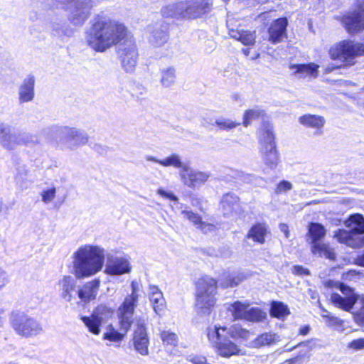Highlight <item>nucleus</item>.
<instances>
[{
    "mask_svg": "<svg viewBox=\"0 0 364 364\" xmlns=\"http://www.w3.org/2000/svg\"><path fill=\"white\" fill-rule=\"evenodd\" d=\"M128 29L125 25L107 16H98L85 31L87 46L96 52H105L124 40L118 48V55L123 68L132 73L135 70L139 57L138 50L132 38H127Z\"/></svg>",
    "mask_w": 364,
    "mask_h": 364,
    "instance_id": "nucleus-1",
    "label": "nucleus"
},
{
    "mask_svg": "<svg viewBox=\"0 0 364 364\" xmlns=\"http://www.w3.org/2000/svg\"><path fill=\"white\" fill-rule=\"evenodd\" d=\"M105 257V250L100 246H80L72 255L73 274L77 279L95 275L102 270Z\"/></svg>",
    "mask_w": 364,
    "mask_h": 364,
    "instance_id": "nucleus-2",
    "label": "nucleus"
},
{
    "mask_svg": "<svg viewBox=\"0 0 364 364\" xmlns=\"http://www.w3.org/2000/svg\"><path fill=\"white\" fill-rule=\"evenodd\" d=\"M213 4L208 0H186L164 6L161 13L167 18L196 19L212 10Z\"/></svg>",
    "mask_w": 364,
    "mask_h": 364,
    "instance_id": "nucleus-3",
    "label": "nucleus"
},
{
    "mask_svg": "<svg viewBox=\"0 0 364 364\" xmlns=\"http://www.w3.org/2000/svg\"><path fill=\"white\" fill-rule=\"evenodd\" d=\"M328 287H333L341 290L345 296H341L338 294L333 293L331 296V302L342 310L351 312L360 318H364V295L357 294L354 290L342 283L328 281L326 282Z\"/></svg>",
    "mask_w": 364,
    "mask_h": 364,
    "instance_id": "nucleus-4",
    "label": "nucleus"
},
{
    "mask_svg": "<svg viewBox=\"0 0 364 364\" xmlns=\"http://www.w3.org/2000/svg\"><path fill=\"white\" fill-rule=\"evenodd\" d=\"M346 227L351 229L348 231L338 230L334 233V237L341 243L353 248L364 246V217L358 213L351 215L346 220Z\"/></svg>",
    "mask_w": 364,
    "mask_h": 364,
    "instance_id": "nucleus-5",
    "label": "nucleus"
},
{
    "mask_svg": "<svg viewBox=\"0 0 364 364\" xmlns=\"http://www.w3.org/2000/svg\"><path fill=\"white\" fill-rule=\"evenodd\" d=\"M258 134L263 161L268 168L274 169L279 163V157L276 149L272 126L269 124L264 125Z\"/></svg>",
    "mask_w": 364,
    "mask_h": 364,
    "instance_id": "nucleus-6",
    "label": "nucleus"
},
{
    "mask_svg": "<svg viewBox=\"0 0 364 364\" xmlns=\"http://www.w3.org/2000/svg\"><path fill=\"white\" fill-rule=\"evenodd\" d=\"M39 143L37 137L30 133L15 132L5 124H0V144L6 149L12 150L19 146Z\"/></svg>",
    "mask_w": 364,
    "mask_h": 364,
    "instance_id": "nucleus-7",
    "label": "nucleus"
},
{
    "mask_svg": "<svg viewBox=\"0 0 364 364\" xmlns=\"http://www.w3.org/2000/svg\"><path fill=\"white\" fill-rule=\"evenodd\" d=\"M328 53L333 60L350 63L355 58L364 55V44L345 40L331 46Z\"/></svg>",
    "mask_w": 364,
    "mask_h": 364,
    "instance_id": "nucleus-8",
    "label": "nucleus"
},
{
    "mask_svg": "<svg viewBox=\"0 0 364 364\" xmlns=\"http://www.w3.org/2000/svg\"><path fill=\"white\" fill-rule=\"evenodd\" d=\"M229 334L230 336L236 338H241L244 341L248 340L253 333L250 331L241 328L239 325H233L228 328L218 325L210 326L208 328V337L209 341L216 345L218 340L222 337Z\"/></svg>",
    "mask_w": 364,
    "mask_h": 364,
    "instance_id": "nucleus-9",
    "label": "nucleus"
},
{
    "mask_svg": "<svg viewBox=\"0 0 364 364\" xmlns=\"http://www.w3.org/2000/svg\"><path fill=\"white\" fill-rule=\"evenodd\" d=\"M342 23L350 34L364 30V0H358L355 10L342 17Z\"/></svg>",
    "mask_w": 364,
    "mask_h": 364,
    "instance_id": "nucleus-10",
    "label": "nucleus"
},
{
    "mask_svg": "<svg viewBox=\"0 0 364 364\" xmlns=\"http://www.w3.org/2000/svg\"><path fill=\"white\" fill-rule=\"evenodd\" d=\"M95 0H72L69 20L76 26H82L90 17Z\"/></svg>",
    "mask_w": 364,
    "mask_h": 364,
    "instance_id": "nucleus-11",
    "label": "nucleus"
},
{
    "mask_svg": "<svg viewBox=\"0 0 364 364\" xmlns=\"http://www.w3.org/2000/svg\"><path fill=\"white\" fill-rule=\"evenodd\" d=\"M130 327V320H115L114 323L107 325L102 338L112 343H120Z\"/></svg>",
    "mask_w": 364,
    "mask_h": 364,
    "instance_id": "nucleus-12",
    "label": "nucleus"
},
{
    "mask_svg": "<svg viewBox=\"0 0 364 364\" xmlns=\"http://www.w3.org/2000/svg\"><path fill=\"white\" fill-rule=\"evenodd\" d=\"M63 136L65 146L71 150H76L87 144L90 139L85 131L75 127H65L63 130Z\"/></svg>",
    "mask_w": 364,
    "mask_h": 364,
    "instance_id": "nucleus-13",
    "label": "nucleus"
},
{
    "mask_svg": "<svg viewBox=\"0 0 364 364\" xmlns=\"http://www.w3.org/2000/svg\"><path fill=\"white\" fill-rule=\"evenodd\" d=\"M131 265L128 259L124 257L107 255L105 273L111 276H120L129 273Z\"/></svg>",
    "mask_w": 364,
    "mask_h": 364,
    "instance_id": "nucleus-14",
    "label": "nucleus"
},
{
    "mask_svg": "<svg viewBox=\"0 0 364 364\" xmlns=\"http://www.w3.org/2000/svg\"><path fill=\"white\" fill-rule=\"evenodd\" d=\"M179 176L183 184L190 188L201 186L210 177L208 173L195 171L188 166L184 167V171H179Z\"/></svg>",
    "mask_w": 364,
    "mask_h": 364,
    "instance_id": "nucleus-15",
    "label": "nucleus"
},
{
    "mask_svg": "<svg viewBox=\"0 0 364 364\" xmlns=\"http://www.w3.org/2000/svg\"><path fill=\"white\" fill-rule=\"evenodd\" d=\"M133 344L134 349L141 355H149V339L146 328L143 323H137L134 331Z\"/></svg>",
    "mask_w": 364,
    "mask_h": 364,
    "instance_id": "nucleus-16",
    "label": "nucleus"
},
{
    "mask_svg": "<svg viewBox=\"0 0 364 364\" xmlns=\"http://www.w3.org/2000/svg\"><path fill=\"white\" fill-rule=\"evenodd\" d=\"M12 326L17 333L24 336L36 335L41 331L36 320H13Z\"/></svg>",
    "mask_w": 364,
    "mask_h": 364,
    "instance_id": "nucleus-17",
    "label": "nucleus"
},
{
    "mask_svg": "<svg viewBox=\"0 0 364 364\" xmlns=\"http://www.w3.org/2000/svg\"><path fill=\"white\" fill-rule=\"evenodd\" d=\"M100 281L99 279H93L85 284L77 291V296L80 301L83 303H87L94 300L99 290Z\"/></svg>",
    "mask_w": 364,
    "mask_h": 364,
    "instance_id": "nucleus-18",
    "label": "nucleus"
},
{
    "mask_svg": "<svg viewBox=\"0 0 364 364\" xmlns=\"http://www.w3.org/2000/svg\"><path fill=\"white\" fill-rule=\"evenodd\" d=\"M216 301V294L196 295V309L200 316H208Z\"/></svg>",
    "mask_w": 364,
    "mask_h": 364,
    "instance_id": "nucleus-19",
    "label": "nucleus"
},
{
    "mask_svg": "<svg viewBox=\"0 0 364 364\" xmlns=\"http://www.w3.org/2000/svg\"><path fill=\"white\" fill-rule=\"evenodd\" d=\"M299 122L306 127L316 129L315 134L319 135L323 133L322 129L326 124V119L321 115L307 114L301 116Z\"/></svg>",
    "mask_w": 364,
    "mask_h": 364,
    "instance_id": "nucleus-20",
    "label": "nucleus"
},
{
    "mask_svg": "<svg viewBox=\"0 0 364 364\" xmlns=\"http://www.w3.org/2000/svg\"><path fill=\"white\" fill-rule=\"evenodd\" d=\"M288 24L286 18L276 20L269 28V41L274 43L281 42L287 36L286 28Z\"/></svg>",
    "mask_w": 364,
    "mask_h": 364,
    "instance_id": "nucleus-21",
    "label": "nucleus"
},
{
    "mask_svg": "<svg viewBox=\"0 0 364 364\" xmlns=\"http://www.w3.org/2000/svg\"><path fill=\"white\" fill-rule=\"evenodd\" d=\"M149 297L155 313L161 316L166 308V301L161 291L156 286H150Z\"/></svg>",
    "mask_w": 364,
    "mask_h": 364,
    "instance_id": "nucleus-22",
    "label": "nucleus"
},
{
    "mask_svg": "<svg viewBox=\"0 0 364 364\" xmlns=\"http://www.w3.org/2000/svg\"><path fill=\"white\" fill-rule=\"evenodd\" d=\"M196 295L217 294V282L212 277L205 276L196 283Z\"/></svg>",
    "mask_w": 364,
    "mask_h": 364,
    "instance_id": "nucleus-23",
    "label": "nucleus"
},
{
    "mask_svg": "<svg viewBox=\"0 0 364 364\" xmlns=\"http://www.w3.org/2000/svg\"><path fill=\"white\" fill-rule=\"evenodd\" d=\"M35 77L29 75L26 77L18 89V100L20 103L31 102L33 100Z\"/></svg>",
    "mask_w": 364,
    "mask_h": 364,
    "instance_id": "nucleus-24",
    "label": "nucleus"
},
{
    "mask_svg": "<svg viewBox=\"0 0 364 364\" xmlns=\"http://www.w3.org/2000/svg\"><path fill=\"white\" fill-rule=\"evenodd\" d=\"M61 297L66 301H71L73 299V292L76 286L75 279L69 275L63 276L58 282Z\"/></svg>",
    "mask_w": 364,
    "mask_h": 364,
    "instance_id": "nucleus-25",
    "label": "nucleus"
},
{
    "mask_svg": "<svg viewBox=\"0 0 364 364\" xmlns=\"http://www.w3.org/2000/svg\"><path fill=\"white\" fill-rule=\"evenodd\" d=\"M224 307L230 313L228 316H232L234 318H245L250 304L237 301L232 304H226Z\"/></svg>",
    "mask_w": 364,
    "mask_h": 364,
    "instance_id": "nucleus-26",
    "label": "nucleus"
},
{
    "mask_svg": "<svg viewBox=\"0 0 364 364\" xmlns=\"http://www.w3.org/2000/svg\"><path fill=\"white\" fill-rule=\"evenodd\" d=\"M318 65L315 63L309 64H293L290 65V69L294 75H298L300 77L311 76L314 77L318 75Z\"/></svg>",
    "mask_w": 364,
    "mask_h": 364,
    "instance_id": "nucleus-27",
    "label": "nucleus"
},
{
    "mask_svg": "<svg viewBox=\"0 0 364 364\" xmlns=\"http://www.w3.org/2000/svg\"><path fill=\"white\" fill-rule=\"evenodd\" d=\"M215 348L218 355L224 358H230L240 352L238 346L230 340H224L217 343Z\"/></svg>",
    "mask_w": 364,
    "mask_h": 364,
    "instance_id": "nucleus-28",
    "label": "nucleus"
},
{
    "mask_svg": "<svg viewBox=\"0 0 364 364\" xmlns=\"http://www.w3.org/2000/svg\"><path fill=\"white\" fill-rule=\"evenodd\" d=\"M229 34L231 38L240 41L245 46H252L255 42V31L243 30V29H230Z\"/></svg>",
    "mask_w": 364,
    "mask_h": 364,
    "instance_id": "nucleus-29",
    "label": "nucleus"
},
{
    "mask_svg": "<svg viewBox=\"0 0 364 364\" xmlns=\"http://www.w3.org/2000/svg\"><path fill=\"white\" fill-rule=\"evenodd\" d=\"M220 207L224 215H231L239 207V198L234 194L227 193L223 196L221 200Z\"/></svg>",
    "mask_w": 364,
    "mask_h": 364,
    "instance_id": "nucleus-30",
    "label": "nucleus"
},
{
    "mask_svg": "<svg viewBox=\"0 0 364 364\" xmlns=\"http://www.w3.org/2000/svg\"><path fill=\"white\" fill-rule=\"evenodd\" d=\"M137 302L138 300L126 296L117 310L119 318H131L134 315Z\"/></svg>",
    "mask_w": 364,
    "mask_h": 364,
    "instance_id": "nucleus-31",
    "label": "nucleus"
},
{
    "mask_svg": "<svg viewBox=\"0 0 364 364\" xmlns=\"http://www.w3.org/2000/svg\"><path fill=\"white\" fill-rule=\"evenodd\" d=\"M147 30L149 33V41L153 46L159 47L167 42L168 35L164 30L159 27L152 28L151 26H148Z\"/></svg>",
    "mask_w": 364,
    "mask_h": 364,
    "instance_id": "nucleus-32",
    "label": "nucleus"
},
{
    "mask_svg": "<svg viewBox=\"0 0 364 364\" xmlns=\"http://www.w3.org/2000/svg\"><path fill=\"white\" fill-rule=\"evenodd\" d=\"M267 233V227L263 224L259 223L250 229L246 237L252 240L255 242L264 244L265 242V236Z\"/></svg>",
    "mask_w": 364,
    "mask_h": 364,
    "instance_id": "nucleus-33",
    "label": "nucleus"
},
{
    "mask_svg": "<svg viewBox=\"0 0 364 364\" xmlns=\"http://www.w3.org/2000/svg\"><path fill=\"white\" fill-rule=\"evenodd\" d=\"M278 340L275 333H265L259 335L255 340L252 341L248 346L251 348H261L265 346L272 345Z\"/></svg>",
    "mask_w": 364,
    "mask_h": 364,
    "instance_id": "nucleus-34",
    "label": "nucleus"
},
{
    "mask_svg": "<svg viewBox=\"0 0 364 364\" xmlns=\"http://www.w3.org/2000/svg\"><path fill=\"white\" fill-rule=\"evenodd\" d=\"M308 236L311 239V244H315L322 240L326 235V230L324 227L316 223H311L309 225Z\"/></svg>",
    "mask_w": 364,
    "mask_h": 364,
    "instance_id": "nucleus-35",
    "label": "nucleus"
},
{
    "mask_svg": "<svg viewBox=\"0 0 364 364\" xmlns=\"http://www.w3.org/2000/svg\"><path fill=\"white\" fill-rule=\"evenodd\" d=\"M311 250L314 255H317L319 257H324L329 259H335L333 250L328 244L316 242L311 245Z\"/></svg>",
    "mask_w": 364,
    "mask_h": 364,
    "instance_id": "nucleus-36",
    "label": "nucleus"
},
{
    "mask_svg": "<svg viewBox=\"0 0 364 364\" xmlns=\"http://www.w3.org/2000/svg\"><path fill=\"white\" fill-rule=\"evenodd\" d=\"M160 83L164 87H170L176 81V70L173 67H168L161 70Z\"/></svg>",
    "mask_w": 364,
    "mask_h": 364,
    "instance_id": "nucleus-37",
    "label": "nucleus"
},
{
    "mask_svg": "<svg viewBox=\"0 0 364 364\" xmlns=\"http://www.w3.org/2000/svg\"><path fill=\"white\" fill-rule=\"evenodd\" d=\"M290 314V310L287 304L282 301H272L271 303L270 315L272 317H287Z\"/></svg>",
    "mask_w": 364,
    "mask_h": 364,
    "instance_id": "nucleus-38",
    "label": "nucleus"
},
{
    "mask_svg": "<svg viewBox=\"0 0 364 364\" xmlns=\"http://www.w3.org/2000/svg\"><path fill=\"white\" fill-rule=\"evenodd\" d=\"M159 164L164 167L172 166L176 168H180V171H184V167L187 166L186 164L182 162L180 156L177 154H172L161 159V161H159Z\"/></svg>",
    "mask_w": 364,
    "mask_h": 364,
    "instance_id": "nucleus-39",
    "label": "nucleus"
},
{
    "mask_svg": "<svg viewBox=\"0 0 364 364\" xmlns=\"http://www.w3.org/2000/svg\"><path fill=\"white\" fill-rule=\"evenodd\" d=\"M176 208L181 210V215L183 217V218L189 220L196 226V228H197V226L202 220L201 217L198 214L187 209V208L184 207L183 204H178V206Z\"/></svg>",
    "mask_w": 364,
    "mask_h": 364,
    "instance_id": "nucleus-40",
    "label": "nucleus"
},
{
    "mask_svg": "<svg viewBox=\"0 0 364 364\" xmlns=\"http://www.w3.org/2000/svg\"><path fill=\"white\" fill-rule=\"evenodd\" d=\"M114 314V309L106 304L98 305L92 311V318H104L111 317Z\"/></svg>",
    "mask_w": 364,
    "mask_h": 364,
    "instance_id": "nucleus-41",
    "label": "nucleus"
},
{
    "mask_svg": "<svg viewBox=\"0 0 364 364\" xmlns=\"http://www.w3.org/2000/svg\"><path fill=\"white\" fill-rule=\"evenodd\" d=\"M350 321V320H328V326L339 332H350L353 329L349 326Z\"/></svg>",
    "mask_w": 364,
    "mask_h": 364,
    "instance_id": "nucleus-42",
    "label": "nucleus"
},
{
    "mask_svg": "<svg viewBox=\"0 0 364 364\" xmlns=\"http://www.w3.org/2000/svg\"><path fill=\"white\" fill-rule=\"evenodd\" d=\"M215 124L220 130L229 131L236 128L240 124V122L232 120L230 119L219 118L215 120Z\"/></svg>",
    "mask_w": 364,
    "mask_h": 364,
    "instance_id": "nucleus-43",
    "label": "nucleus"
},
{
    "mask_svg": "<svg viewBox=\"0 0 364 364\" xmlns=\"http://www.w3.org/2000/svg\"><path fill=\"white\" fill-rule=\"evenodd\" d=\"M242 280L243 277L240 274H225L223 285L225 287H232L238 285Z\"/></svg>",
    "mask_w": 364,
    "mask_h": 364,
    "instance_id": "nucleus-44",
    "label": "nucleus"
},
{
    "mask_svg": "<svg viewBox=\"0 0 364 364\" xmlns=\"http://www.w3.org/2000/svg\"><path fill=\"white\" fill-rule=\"evenodd\" d=\"M264 112L258 108L252 109L245 112L244 114L243 124L245 127H247L252 120L257 119L260 116L263 115Z\"/></svg>",
    "mask_w": 364,
    "mask_h": 364,
    "instance_id": "nucleus-45",
    "label": "nucleus"
},
{
    "mask_svg": "<svg viewBox=\"0 0 364 364\" xmlns=\"http://www.w3.org/2000/svg\"><path fill=\"white\" fill-rule=\"evenodd\" d=\"M161 338L165 345L176 346L178 343L177 335L169 331H163L161 333Z\"/></svg>",
    "mask_w": 364,
    "mask_h": 364,
    "instance_id": "nucleus-46",
    "label": "nucleus"
},
{
    "mask_svg": "<svg viewBox=\"0 0 364 364\" xmlns=\"http://www.w3.org/2000/svg\"><path fill=\"white\" fill-rule=\"evenodd\" d=\"M41 196L44 203H50L56 196V188L55 187H50L44 189L42 191Z\"/></svg>",
    "mask_w": 364,
    "mask_h": 364,
    "instance_id": "nucleus-47",
    "label": "nucleus"
},
{
    "mask_svg": "<svg viewBox=\"0 0 364 364\" xmlns=\"http://www.w3.org/2000/svg\"><path fill=\"white\" fill-rule=\"evenodd\" d=\"M85 326L88 330L95 334L98 335L100 332V327L102 326V320H82Z\"/></svg>",
    "mask_w": 364,
    "mask_h": 364,
    "instance_id": "nucleus-48",
    "label": "nucleus"
},
{
    "mask_svg": "<svg viewBox=\"0 0 364 364\" xmlns=\"http://www.w3.org/2000/svg\"><path fill=\"white\" fill-rule=\"evenodd\" d=\"M267 314L258 307L248 308L245 318H265Z\"/></svg>",
    "mask_w": 364,
    "mask_h": 364,
    "instance_id": "nucleus-49",
    "label": "nucleus"
},
{
    "mask_svg": "<svg viewBox=\"0 0 364 364\" xmlns=\"http://www.w3.org/2000/svg\"><path fill=\"white\" fill-rule=\"evenodd\" d=\"M292 188V184L289 181H282L278 183L277 188L275 189L276 194H282L285 193L287 191H290Z\"/></svg>",
    "mask_w": 364,
    "mask_h": 364,
    "instance_id": "nucleus-50",
    "label": "nucleus"
},
{
    "mask_svg": "<svg viewBox=\"0 0 364 364\" xmlns=\"http://www.w3.org/2000/svg\"><path fill=\"white\" fill-rule=\"evenodd\" d=\"M196 228L202 231L203 233H208L213 232L215 230V226L213 224L206 222H203L201 220Z\"/></svg>",
    "mask_w": 364,
    "mask_h": 364,
    "instance_id": "nucleus-51",
    "label": "nucleus"
},
{
    "mask_svg": "<svg viewBox=\"0 0 364 364\" xmlns=\"http://www.w3.org/2000/svg\"><path fill=\"white\" fill-rule=\"evenodd\" d=\"M348 348L354 350L364 349V339L360 338L352 341L348 344Z\"/></svg>",
    "mask_w": 364,
    "mask_h": 364,
    "instance_id": "nucleus-52",
    "label": "nucleus"
},
{
    "mask_svg": "<svg viewBox=\"0 0 364 364\" xmlns=\"http://www.w3.org/2000/svg\"><path fill=\"white\" fill-rule=\"evenodd\" d=\"M132 293L127 296L139 300V284L136 281H132L131 284Z\"/></svg>",
    "mask_w": 364,
    "mask_h": 364,
    "instance_id": "nucleus-53",
    "label": "nucleus"
},
{
    "mask_svg": "<svg viewBox=\"0 0 364 364\" xmlns=\"http://www.w3.org/2000/svg\"><path fill=\"white\" fill-rule=\"evenodd\" d=\"M156 193L163 198L170 199L171 200L178 203V198L171 192L166 191L163 188H159L157 189Z\"/></svg>",
    "mask_w": 364,
    "mask_h": 364,
    "instance_id": "nucleus-54",
    "label": "nucleus"
},
{
    "mask_svg": "<svg viewBox=\"0 0 364 364\" xmlns=\"http://www.w3.org/2000/svg\"><path fill=\"white\" fill-rule=\"evenodd\" d=\"M292 272L296 275H309L310 274L309 269H305L301 266H294L293 267Z\"/></svg>",
    "mask_w": 364,
    "mask_h": 364,
    "instance_id": "nucleus-55",
    "label": "nucleus"
},
{
    "mask_svg": "<svg viewBox=\"0 0 364 364\" xmlns=\"http://www.w3.org/2000/svg\"><path fill=\"white\" fill-rule=\"evenodd\" d=\"M242 52L246 57L250 56V59L252 60L257 59L259 57V53L257 52H254L252 54H251L250 48H243Z\"/></svg>",
    "mask_w": 364,
    "mask_h": 364,
    "instance_id": "nucleus-56",
    "label": "nucleus"
},
{
    "mask_svg": "<svg viewBox=\"0 0 364 364\" xmlns=\"http://www.w3.org/2000/svg\"><path fill=\"white\" fill-rule=\"evenodd\" d=\"M9 282L6 272L0 270V290L2 289Z\"/></svg>",
    "mask_w": 364,
    "mask_h": 364,
    "instance_id": "nucleus-57",
    "label": "nucleus"
},
{
    "mask_svg": "<svg viewBox=\"0 0 364 364\" xmlns=\"http://www.w3.org/2000/svg\"><path fill=\"white\" fill-rule=\"evenodd\" d=\"M279 230L282 232H284L286 238H288L289 237L290 233H289V228H288L287 225H286L284 223H281L279 225Z\"/></svg>",
    "mask_w": 364,
    "mask_h": 364,
    "instance_id": "nucleus-58",
    "label": "nucleus"
},
{
    "mask_svg": "<svg viewBox=\"0 0 364 364\" xmlns=\"http://www.w3.org/2000/svg\"><path fill=\"white\" fill-rule=\"evenodd\" d=\"M145 159L147 161L154 162L159 164V161H161V159H157L156 157L153 156H146Z\"/></svg>",
    "mask_w": 364,
    "mask_h": 364,
    "instance_id": "nucleus-59",
    "label": "nucleus"
},
{
    "mask_svg": "<svg viewBox=\"0 0 364 364\" xmlns=\"http://www.w3.org/2000/svg\"><path fill=\"white\" fill-rule=\"evenodd\" d=\"M309 331H310L309 326H304V327L300 328L299 333H300L301 335L305 336V335L308 334Z\"/></svg>",
    "mask_w": 364,
    "mask_h": 364,
    "instance_id": "nucleus-60",
    "label": "nucleus"
},
{
    "mask_svg": "<svg viewBox=\"0 0 364 364\" xmlns=\"http://www.w3.org/2000/svg\"><path fill=\"white\" fill-rule=\"evenodd\" d=\"M357 264L364 267V252L356 259Z\"/></svg>",
    "mask_w": 364,
    "mask_h": 364,
    "instance_id": "nucleus-61",
    "label": "nucleus"
},
{
    "mask_svg": "<svg viewBox=\"0 0 364 364\" xmlns=\"http://www.w3.org/2000/svg\"><path fill=\"white\" fill-rule=\"evenodd\" d=\"M358 326L364 328V320H353Z\"/></svg>",
    "mask_w": 364,
    "mask_h": 364,
    "instance_id": "nucleus-62",
    "label": "nucleus"
},
{
    "mask_svg": "<svg viewBox=\"0 0 364 364\" xmlns=\"http://www.w3.org/2000/svg\"><path fill=\"white\" fill-rule=\"evenodd\" d=\"M293 361L292 360H286L282 364H292Z\"/></svg>",
    "mask_w": 364,
    "mask_h": 364,
    "instance_id": "nucleus-63",
    "label": "nucleus"
},
{
    "mask_svg": "<svg viewBox=\"0 0 364 364\" xmlns=\"http://www.w3.org/2000/svg\"><path fill=\"white\" fill-rule=\"evenodd\" d=\"M334 68H329V67H328V68H326V71L327 73H330V72L333 71L334 70Z\"/></svg>",
    "mask_w": 364,
    "mask_h": 364,
    "instance_id": "nucleus-64",
    "label": "nucleus"
}]
</instances>
